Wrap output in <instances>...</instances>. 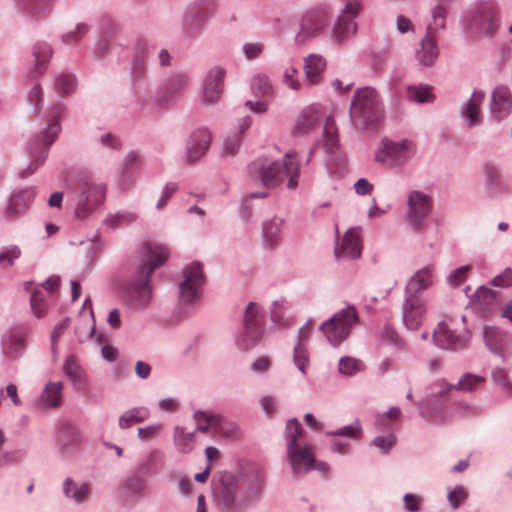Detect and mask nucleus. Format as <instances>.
Here are the masks:
<instances>
[{"instance_id":"42","label":"nucleus","mask_w":512,"mask_h":512,"mask_svg":"<svg viewBox=\"0 0 512 512\" xmlns=\"http://www.w3.org/2000/svg\"><path fill=\"white\" fill-rule=\"evenodd\" d=\"M289 308L290 304L284 298L273 301L270 307L271 321L280 327L288 326L290 317L286 315V312Z\"/></svg>"},{"instance_id":"16","label":"nucleus","mask_w":512,"mask_h":512,"mask_svg":"<svg viewBox=\"0 0 512 512\" xmlns=\"http://www.w3.org/2000/svg\"><path fill=\"white\" fill-rule=\"evenodd\" d=\"M497 7L493 2L479 5L472 16L469 29L475 33L491 35L497 28Z\"/></svg>"},{"instance_id":"17","label":"nucleus","mask_w":512,"mask_h":512,"mask_svg":"<svg viewBox=\"0 0 512 512\" xmlns=\"http://www.w3.org/2000/svg\"><path fill=\"white\" fill-rule=\"evenodd\" d=\"M485 194L488 198H500L510 192V186L505 181L501 168L495 164L487 163L483 170Z\"/></svg>"},{"instance_id":"13","label":"nucleus","mask_w":512,"mask_h":512,"mask_svg":"<svg viewBox=\"0 0 512 512\" xmlns=\"http://www.w3.org/2000/svg\"><path fill=\"white\" fill-rule=\"evenodd\" d=\"M330 16L331 9L327 5H320L307 11L301 19L296 40L304 43L321 34L327 27Z\"/></svg>"},{"instance_id":"49","label":"nucleus","mask_w":512,"mask_h":512,"mask_svg":"<svg viewBox=\"0 0 512 512\" xmlns=\"http://www.w3.org/2000/svg\"><path fill=\"white\" fill-rule=\"evenodd\" d=\"M137 220V214L132 211H119L115 214H109L105 220L104 224L112 229L129 225Z\"/></svg>"},{"instance_id":"9","label":"nucleus","mask_w":512,"mask_h":512,"mask_svg":"<svg viewBox=\"0 0 512 512\" xmlns=\"http://www.w3.org/2000/svg\"><path fill=\"white\" fill-rule=\"evenodd\" d=\"M57 138L55 130H41L37 132L27 143V153L31 159L29 165L23 169L19 176L25 179L31 176L41 165L44 164L49 147Z\"/></svg>"},{"instance_id":"25","label":"nucleus","mask_w":512,"mask_h":512,"mask_svg":"<svg viewBox=\"0 0 512 512\" xmlns=\"http://www.w3.org/2000/svg\"><path fill=\"white\" fill-rule=\"evenodd\" d=\"M426 307L423 300L404 299L402 305L403 324L409 330H416L422 324Z\"/></svg>"},{"instance_id":"43","label":"nucleus","mask_w":512,"mask_h":512,"mask_svg":"<svg viewBox=\"0 0 512 512\" xmlns=\"http://www.w3.org/2000/svg\"><path fill=\"white\" fill-rule=\"evenodd\" d=\"M52 51L50 47L44 43L39 42L33 47V56L35 58V69L32 71L33 77L41 75L46 69V63L50 59Z\"/></svg>"},{"instance_id":"48","label":"nucleus","mask_w":512,"mask_h":512,"mask_svg":"<svg viewBox=\"0 0 512 512\" xmlns=\"http://www.w3.org/2000/svg\"><path fill=\"white\" fill-rule=\"evenodd\" d=\"M491 379L508 396H512V377L509 371L503 367H493L491 370Z\"/></svg>"},{"instance_id":"26","label":"nucleus","mask_w":512,"mask_h":512,"mask_svg":"<svg viewBox=\"0 0 512 512\" xmlns=\"http://www.w3.org/2000/svg\"><path fill=\"white\" fill-rule=\"evenodd\" d=\"M483 340L487 348L502 358L508 355L509 337L499 328L485 326L483 328Z\"/></svg>"},{"instance_id":"3","label":"nucleus","mask_w":512,"mask_h":512,"mask_svg":"<svg viewBox=\"0 0 512 512\" xmlns=\"http://www.w3.org/2000/svg\"><path fill=\"white\" fill-rule=\"evenodd\" d=\"M461 324L453 319L440 321L432 333L433 343L440 349L458 352L468 349L471 332L466 326V316H461Z\"/></svg>"},{"instance_id":"22","label":"nucleus","mask_w":512,"mask_h":512,"mask_svg":"<svg viewBox=\"0 0 512 512\" xmlns=\"http://www.w3.org/2000/svg\"><path fill=\"white\" fill-rule=\"evenodd\" d=\"M211 135L209 130H193L186 143V161L193 164L208 150Z\"/></svg>"},{"instance_id":"50","label":"nucleus","mask_w":512,"mask_h":512,"mask_svg":"<svg viewBox=\"0 0 512 512\" xmlns=\"http://www.w3.org/2000/svg\"><path fill=\"white\" fill-rule=\"evenodd\" d=\"M304 429L301 423L296 418H291L287 421L285 428V438L287 441V449L301 445L299 438L302 437Z\"/></svg>"},{"instance_id":"28","label":"nucleus","mask_w":512,"mask_h":512,"mask_svg":"<svg viewBox=\"0 0 512 512\" xmlns=\"http://www.w3.org/2000/svg\"><path fill=\"white\" fill-rule=\"evenodd\" d=\"M82 440L79 429L72 423H62L58 431V443L61 451L65 454H71L75 451L76 445Z\"/></svg>"},{"instance_id":"10","label":"nucleus","mask_w":512,"mask_h":512,"mask_svg":"<svg viewBox=\"0 0 512 512\" xmlns=\"http://www.w3.org/2000/svg\"><path fill=\"white\" fill-rule=\"evenodd\" d=\"M414 149V143L409 139L393 141L383 137L375 151V162L388 166L400 167L407 161V156Z\"/></svg>"},{"instance_id":"18","label":"nucleus","mask_w":512,"mask_h":512,"mask_svg":"<svg viewBox=\"0 0 512 512\" xmlns=\"http://www.w3.org/2000/svg\"><path fill=\"white\" fill-rule=\"evenodd\" d=\"M360 229L352 227L347 230L340 242L337 243L334 255L337 260H356L362 254Z\"/></svg>"},{"instance_id":"24","label":"nucleus","mask_w":512,"mask_h":512,"mask_svg":"<svg viewBox=\"0 0 512 512\" xmlns=\"http://www.w3.org/2000/svg\"><path fill=\"white\" fill-rule=\"evenodd\" d=\"M512 108V96L508 87H495L491 94L490 113L497 120L507 117Z\"/></svg>"},{"instance_id":"52","label":"nucleus","mask_w":512,"mask_h":512,"mask_svg":"<svg viewBox=\"0 0 512 512\" xmlns=\"http://www.w3.org/2000/svg\"><path fill=\"white\" fill-rule=\"evenodd\" d=\"M362 425L359 420H355L353 423L340 427L336 430L327 431L326 435L330 437H345L349 439L357 440L361 437Z\"/></svg>"},{"instance_id":"8","label":"nucleus","mask_w":512,"mask_h":512,"mask_svg":"<svg viewBox=\"0 0 512 512\" xmlns=\"http://www.w3.org/2000/svg\"><path fill=\"white\" fill-rule=\"evenodd\" d=\"M179 283V301L182 305H195L201 298L205 282L203 266L199 262L187 265L182 271Z\"/></svg>"},{"instance_id":"57","label":"nucleus","mask_w":512,"mask_h":512,"mask_svg":"<svg viewBox=\"0 0 512 512\" xmlns=\"http://www.w3.org/2000/svg\"><path fill=\"white\" fill-rule=\"evenodd\" d=\"M364 369L362 361L353 357L344 356L339 359L338 370L346 376H353Z\"/></svg>"},{"instance_id":"62","label":"nucleus","mask_w":512,"mask_h":512,"mask_svg":"<svg viewBox=\"0 0 512 512\" xmlns=\"http://www.w3.org/2000/svg\"><path fill=\"white\" fill-rule=\"evenodd\" d=\"M467 498L468 492L462 485H456L448 490L447 500L452 509H458Z\"/></svg>"},{"instance_id":"61","label":"nucleus","mask_w":512,"mask_h":512,"mask_svg":"<svg viewBox=\"0 0 512 512\" xmlns=\"http://www.w3.org/2000/svg\"><path fill=\"white\" fill-rule=\"evenodd\" d=\"M30 304L33 314L37 318H41L45 315L47 310V303L45 301V296L42 291L35 290L30 297Z\"/></svg>"},{"instance_id":"38","label":"nucleus","mask_w":512,"mask_h":512,"mask_svg":"<svg viewBox=\"0 0 512 512\" xmlns=\"http://www.w3.org/2000/svg\"><path fill=\"white\" fill-rule=\"evenodd\" d=\"M150 416V411L146 407H133L121 414L118 420V425L121 429L132 427L135 423H141L147 420Z\"/></svg>"},{"instance_id":"23","label":"nucleus","mask_w":512,"mask_h":512,"mask_svg":"<svg viewBox=\"0 0 512 512\" xmlns=\"http://www.w3.org/2000/svg\"><path fill=\"white\" fill-rule=\"evenodd\" d=\"M432 282L433 272L430 267L416 271L406 284L405 299L422 300L421 294L431 286Z\"/></svg>"},{"instance_id":"36","label":"nucleus","mask_w":512,"mask_h":512,"mask_svg":"<svg viewBox=\"0 0 512 512\" xmlns=\"http://www.w3.org/2000/svg\"><path fill=\"white\" fill-rule=\"evenodd\" d=\"M311 324L309 320L304 326L298 330L299 341L294 347L293 361L299 371L303 374L306 373V366L308 363V352L304 344V340L309 337L310 330L308 326Z\"/></svg>"},{"instance_id":"45","label":"nucleus","mask_w":512,"mask_h":512,"mask_svg":"<svg viewBox=\"0 0 512 512\" xmlns=\"http://www.w3.org/2000/svg\"><path fill=\"white\" fill-rule=\"evenodd\" d=\"M214 433L220 434L222 437L228 439H237L241 435L240 427L236 422L219 414Z\"/></svg>"},{"instance_id":"46","label":"nucleus","mask_w":512,"mask_h":512,"mask_svg":"<svg viewBox=\"0 0 512 512\" xmlns=\"http://www.w3.org/2000/svg\"><path fill=\"white\" fill-rule=\"evenodd\" d=\"M218 414L209 411L197 410L193 413V420L197 423L196 432H214Z\"/></svg>"},{"instance_id":"15","label":"nucleus","mask_w":512,"mask_h":512,"mask_svg":"<svg viewBox=\"0 0 512 512\" xmlns=\"http://www.w3.org/2000/svg\"><path fill=\"white\" fill-rule=\"evenodd\" d=\"M37 194V188L25 187L14 191L8 200L4 210V217L7 221H16L22 217L32 205Z\"/></svg>"},{"instance_id":"47","label":"nucleus","mask_w":512,"mask_h":512,"mask_svg":"<svg viewBox=\"0 0 512 512\" xmlns=\"http://www.w3.org/2000/svg\"><path fill=\"white\" fill-rule=\"evenodd\" d=\"M63 373L66 377H68L73 385H82L84 383V374L83 370L78 364L75 357L70 356L66 359L63 364Z\"/></svg>"},{"instance_id":"21","label":"nucleus","mask_w":512,"mask_h":512,"mask_svg":"<svg viewBox=\"0 0 512 512\" xmlns=\"http://www.w3.org/2000/svg\"><path fill=\"white\" fill-rule=\"evenodd\" d=\"M336 110L327 109L319 105H310L304 108L297 117L296 128H316L318 118L326 120V123H335Z\"/></svg>"},{"instance_id":"19","label":"nucleus","mask_w":512,"mask_h":512,"mask_svg":"<svg viewBox=\"0 0 512 512\" xmlns=\"http://www.w3.org/2000/svg\"><path fill=\"white\" fill-rule=\"evenodd\" d=\"M287 459L294 475L314 469L315 457L310 444H301L287 449Z\"/></svg>"},{"instance_id":"2","label":"nucleus","mask_w":512,"mask_h":512,"mask_svg":"<svg viewBox=\"0 0 512 512\" xmlns=\"http://www.w3.org/2000/svg\"><path fill=\"white\" fill-rule=\"evenodd\" d=\"M296 158L297 153L294 150L287 151L282 160L258 157L248 165V176L267 189L276 188L287 180V188L294 190L298 187L300 176V163Z\"/></svg>"},{"instance_id":"39","label":"nucleus","mask_w":512,"mask_h":512,"mask_svg":"<svg viewBox=\"0 0 512 512\" xmlns=\"http://www.w3.org/2000/svg\"><path fill=\"white\" fill-rule=\"evenodd\" d=\"M438 56V49L434 36L426 34L421 42V48L417 51V58L424 66H430Z\"/></svg>"},{"instance_id":"14","label":"nucleus","mask_w":512,"mask_h":512,"mask_svg":"<svg viewBox=\"0 0 512 512\" xmlns=\"http://www.w3.org/2000/svg\"><path fill=\"white\" fill-rule=\"evenodd\" d=\"M407 222L415 231L425 228L427 218L431 212V198L420 191H412L407 198Z\"/></svg>"},{"instance_id":"64","label":"nucleus","mask_w":512,"mask_h":512,"mask_svg":"<svg viewBox=\"0 0 512 512\" xmlns=\"http://www.w3.org/2000/svg\"><path fill=\"white\" fill-rule=\"evenodd\" d=\"M396 443V437L393 434L380 435L371 441V445L378 448L382 453H388Z\"/></svg>"},{"instance_id":"12","label":"nucleus","mask_w":512,"mask_h":512,"mask_svg":"<svg viewBox=\"0 0 512 512\" xmlns=\"http://www.w3.org/2000/svg\"><path fill=\"white\" fill-rule=\"evenodd\" d=\"M344 4L341 13L332 30V38L337 43H343L357 31L355 19L362 10L361 0H341Z\"/></svg>"},{"instance_id":"11","label":"nucleus","mask_w":512,"mask_h":512,"mask_svg":"<svg viewBox=\"0 0 512 512\" xmlns=\"http://www.w3.org/2000/svg\"><path fill=\"white\" fill-rule=\"evenodd\" d=\"M106 190L102 184H85L75 196L74 215L84 220L92 216L104 203Z\"/></svg>"},{"instance_id":"51","label":"nucleus","mask_w":512,"mask_h":512,"mask_svg":"<svg viewBox=\"0 0 512 512\" xmlns=\"http://www.w3.org/2000/svg\"><path fill=\"white\" fill-rule=\"evenodd\" d=\"M188 85V78L184 74L173 75L165 85L167 99L173 98L184 91Z\"/></svg>"},{"instance_id":"54","label":"nucleus","mask_w":512,"mask_h":512,"mask_svg":"<svg viewBox=\"0 0 512 512\" xmlns=\"http://www.w3.org/2000/svg\"><path fill=\"white\" fill-rule=\"evenodd\" d=\"M485 381L486 379L483 376L465 373L454 386L456 390L473 392L479 385L485 383Z\"/></svg>"},{"instance_id":"59","label":"nucleus","mask_w":512,"mask_h":512,"mask_svg":"<svg viewBox=\"0 0 512 512\" xmlns=\"http://www.w3.org/2000/svg\"><path fill=\"white\" fill-rule=\"evenodd\" d=\"M21 256V249L17 245L3 247L0 251V265L10 267Z\"/></svg>"},{"instance_id":"34","label":"nucleus","mask_w":512,"mask_h":512,"mask_svg":"<svg viewBox=\"0 0 512 512\" xmlns=\"http://www.w3.org/2000/svg\"><path fill=\"white\" fill-rule=\"evenodd\" d=\"M146 475H142L137 470L129 475L122 483V491L126 497L131 499L143 498L148 491Z\"/></svg>"},{"instance_id":"58","label":"nucleus","mask_w":512,"mask_h":512,"mask_svg":"<svg viewBox=\"0 0 512 512\" xmlns=\"http://www.w3.org/2000/svg\"><path fill=\"white\" fill-rule=\"evenodd\" d=\"M446 12L443 6L437 5L432 11V22L427 26L428 35L434 36L437 30L444 28Z\"/></svg>"},{"instance_id":"40","label":"nucleus","mask_w":512,"mask_h":512,"mask_svg":"<svg viewBox=\"0 0 512 512\" xmlns=\"http://www.w3.org/2000/svg\"><path fill=\"white\" fill-rule=\"evenodd\" d=\"M164 462V454L159 449H153L147 453L145 458L137 464L136 470L142 475H152L155 468L161 466Z\"/></svg>"},{"instance_id":"30","label":"nucleus","mask_w":512,"mask_h":512,"mask_svg":"<svg viewBox=\"0 0 512 512\" xmlns=\"http://www.w3.org/2000/svg\"><path fill=\"white\" fill-rule=\"evenodd\" d=\"M323 147L325 153L328 155L329 160H332L339 149V135L337 130H322L320 138L314 143L310 149L306 164H308L313 158L316 149Z\"/></svg>"},{"instance_id":"53","label":"nucleus","mask_w":512,"mask_h":512,"mask_svg":"<svg viewBox=\"0 0 512 512\" xmlns=\"http://www.w3.org/2000/svg\"><path fill=\"white\" fill-rule=\"evenodd\" d=\"M244 130H230L223 139V151L228 156L235 155L242 143V132Z\"/></svg>"},{"instance_id":"44","label":"nucleus","mask_w":512,"mask_h":512,"mask_svg":"<svg viewBox=\"0 0 512 512\" xmlns=\"http://www.w3.org/2000/svg\"><path fill=\"white\" fill-rule=\"evenodd\" d=\"M265 484V474L260 470H255L247 479V486L244 490L246 495L250 497V501L260 498Z\"/></svg>"},{"instance_id":"56","label":"nucleus","mask_w":512,"mask_h":512,"mask_svg":"<svg viewBox=\"0 0 512 512\" xmlns=\"http://www.w3.org/2000/svg\"><path fill=\"white\" fill-rule=\"evenodd\" d=\"M27 456L25 448H16L0 454V467L15 466L22 463Z\"/></svg>"},{"instance_id":"4","label":"nucleus","mask_w":512,"mask_h":512,"mask_svg":"<svg viewBox=\"0 0 512 512\" xmlns=\"http://www.w3.org/2000/svg\"><path fill=\"white\" fill-rule=\"evenodd\" d=\"M265 332V317L259 304L249 302L245 308L242 320V330L235 339L236 346L241 351H249L263 338Z\"/></svg>"},{"instance_id":"29","label":"nucleus","mask_w":512,"mask_h":512,"mask_svg":"<svg viewBox=\"0 0 512 512\" xmlns=\"http://www.w3.org/2000/svg\"><path fill=\"white\" fill-rule=\"evenodd\" d=\"M485 93L481 90H475L470 99L461 108V116L467 120L469 126L481 124L480 107L484 101Z\"/></svg>"},{"instance_id":"1","label":"nucleus","mask_w":512,"mask_h":512,"mask_svg":"<svg viewBox=\"0 0 512 512\" xmlns=\"http://www.w3.org/2000/svg\"><path fill=\"white\" fill-rule=\"evenodd\" d=\"M167 258L168 251L160 244L147 242L139 248L138 262L121 289L122 299L129 308L144 310L149 306L152 299L151 276Z\"/></svg>"},{"instance_id":"27","label":"nucleus","mask_w":512,"mask_h":512,"mask_svg":"<svg viewBox=\"0 0 512 512\" xmlns=\"http://www.w3.org/2000/svg\"><path fill=\"white\" fill-rule=\"evenodd\" d=\"M284 226V219L279 216H273L262 223V240L266 248L275 249L281 239Z\"/></svg>"},{"instance_id":"33","label":"nucleus","mask_w":512,"mask_h":512,"mask_svg":"<svg viewBox=\"0 0 512 512\" xmlns=\"http://www.w3.org/2000/svg\"><path fill=\"white\" fill-rule=\"evenodd\" d=\"M420 415L433 422H442L446 419L444 402L441 399L425 397L418 403Z\"/></svg>"},{"instance_id":"35","label":"nucleus","mask_w":512,"mask_h":512,"mask_svg":"<svg viewBox=\"0 0 512 512\" xmlns=\"http://www.w3.org/2000/svg\"><path fill=\"white\" fill-rule=\"evenodd\" d=\"M326 67L325 59L318 54H311L305 58V77L309 85H316L322 79Z\"/></svg>"},{"instance_id":"41","label":"nucleus","mask_w":512,"mask_h":512,"mask_svg":"<svg viewBox=\"0 0 512 512\" xmlns=\"http://www.w3.org/2000/svg\"><path fill=\"white\" fill-rule=\"evenodd\" d=\"M196 435V430L186 431V428L175 426L173 434V442L176 449L181 453H189L193 449V441Z\"/></svg>"},{"instance_id":"37","label":"nucleus","mask_w":512,"mask_h":512,"mask_svg":"<svg viewBox=\"0 0 512 512\" xmlns=\"http://www.w3.org/2000/svg\"><path fill=\"white\" fill-rule=\"evenodd\" d=\"M63 395V383L58 382H48L40 397V401L45 407H58L62 402Z\"/></svg>"},{"instance_id":"60","label":"nucleus","mask_w":512,"mask_h":512,"mask_svg":"<svg viewBox=\"0 0 512 512\" xmlns=\"http://www.w3.org/2000/svg\"><path fill=\"white\" fill-rule=\"evenodd\" d=\"M65 117L66 109L62 104H56L52 106L46 113L48 128H56L60 126Z\"/></svg>"},{"instance_id":"7","label":"nucleus","mask_w":512,"mask_h":512,"mask_svg":"<svg viewBox=\"0 0 512 512\" xmlns=\"http://www.w3.org/2000/svg\"><path fill=\"white\" fill-rule=\"evenodd\" d=\"M378 95L377 92L371 87H364L358 89L355 93L354 99L351 102V117L354 120V125L368 126L373 122L378 113Z\"/></svg>"},{"instance_id":"5","label":"nucleus","mask_w":512,"mask_h":512,"mask_svg":"<svg viewBox=\"0 0 512 512\" xmlns=\"http://www.w3.org/2000/svg\"><path fill=\"white\" fill-rule=\"evenodd\" d=\"M252 505L250 497L239 489L237 479L230 473L220 478V489L215 496L218 512H246Z\"/></svg>"},{"instance_id":"63","label":"nucleus","mask_w":512,"mask_h":512,"mask_svg":"<svg viewBox=\"0 0 512 512\" xmlns=\"http://www.w3.org/2000/svg\"><path fill=\"white\" fill-rule=\"evenodd\" d=\"M99 143L102 147L111 149V150H119L122 147V140L116 133L108 130L99 136Z\"/></svg>"},{"instance_id":"6","label":"nucleus","mask_w":512,"mask_h":512,"mask_svg":"<svg viewBox=\"0 0 512 512\" xmlns=\"http://www.w3.org/2000/svg\"><path fill=\"white\" fill-rule=\"evenodd\" d=\"M358 322V314L352 305L337 311L332 317L322 323L320 330L332 345L344 342L354 325Z\"/></svg>"},{"instance_id":"55","label":"nucleus","mask_w":512,"mask_h":512,"mask_svg":"<svg viewBox=\"0 0 512 512\" xmlns=\"http://www.w3.org/2000/svg\"><path fill=\"white\" fill-rule=\"evenodd\" d=\"M407 95L409 99L418 103L431 102L434 99L432 89L427 85L409 86Z\"/></svg>"},{"instance_id":"20","label":"nucleus","mask_w":512,"mask_h":512,"mask_svg":"<svg viewBox=\"0 0 512 512\" xmlns=\"http://www.w3.org/2000/svg\"><path fill=\"white\" fill-rule=\"evenodd\" d=\"M28 330L24 327H13L1 338L3 353L10 359L17 358L25 352Z\"/></svg>"},{"instance_id":"32","label":"nucleus","mask_w":512,"mask_h":512,"mask_svg":"<svg viewBox=\"0 0 512 512\" xmlns=\"http://www.w3.org/2000/svg\"><path fill=\"white\" fill-rule=\"evenodd\" d=\"M225 76V70L222 67H214L208 75V82L204 89V99L212 104L219 100L223 92L222 80Z\"/></svg>"},{"instance_id":"31","label":"nucleus","mask_w":512,"mask_h":512,"mask_svg":"<svg viewBox=\"0 0 512 512\" xmlns=\"http://www.w3.org/2000/svg\"><path fill=\"white\" fill-rule=\"evenodd\" d=\"M62 491L67 499L77 505H81L88 501L91 489L87 483L76 482L72 478L67 477L63 482Z\"/></svg>"}]
</instances>
